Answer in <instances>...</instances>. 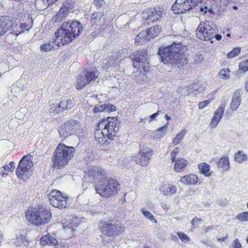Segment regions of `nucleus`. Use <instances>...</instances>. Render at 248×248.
I'll return each instance as SVG.
<instances>
[{"instance_id":"1","label":"nucleus","mask_w":248,"mask_h":248,"mask_svg":"<svg viewBox=\"0 0 248 248\" xmlns=\"http://www.w3.org/2000/svg\"><path fill=\"white\" fill-rule=\"evenodd\" d=\"M183 46L181 43L175 42L167 47L161 46L157 53L159 59L165 64L176 65L178 68L183 66L187 63Z\"/></svg>"},{"instance_id":"2","label":"nucleus","mask_w":248,"mask_h":248,"mask_svg":"<svg viewBox=\"0 0 248 248\" xmlns=\"http://www.w3.org/2000/svg\"><path fill=\"white\" fill-rule=\"evenodd\" d=\"M83 31L82 24L76 20L64 22L56 33L64 44H69L78 38Z\"/></svg>"},{"instance_id":"3","label":"nucleus","mask_w":248,"mask_h":248,"mask_svg":"<svg viewBox=\"0 0 248 248\" xmlns=\"http://www.w3.org/2000/svg\"><path fill=\"white\" fill-rule=\"evenodd\" d=\"M119 123L116 117H108L107 119H102L98 123V129L94 132L95 140L97 138H107L112 140L119 130Z\"/></svg>"},{"instance_id":"4","label":"nucleus","mask_w":248,"mask_h":248,"mask_svg":"<svg viewBox=\"0 0 248 248\" xmlns=\"http://www.w3.org/2000/svg\"><path fill=\"white\" fill-rule=\"evenodd\" d=\"M75 151L74 147L59 143L53 153L52 167L57 169L63 168L73 157Z\"/></svg>"},{"instance_id":"5","label":"nucleus","mask_w":248,"mask_h":248,"mask_svg":"<svg viewBox=\"0 0 248 248\" xmlns=\"http://www.w3.org/2000/svg\"><path fill=\"white\" fill-rule=\"evenodd\" d=\"M26 216L30 222L39 226L47 223L52 217L50 211L40 205L30 207L26 213Z\"/></svg>"},{"instance_id":"6","label":"nucleus","mask_w":248,"mask_h":248,"mask_svg":"<svg viewBox=\"0 0 248 248\" xmlns=\"http://www.w3.org/2000/svg\"><path fill=\"white\" fill-rule=\"evenodd\" d=\"M95 186L96 192L104 197L117 193L120 188V185L116 180L106 177L100 178Z\"/></svg>"},{"instance_id":"7","label":"nucleus","mask_w":248,"mask_h":248,"mask_svg":"<svg viewBox=\"0 0 248 248\" xmlns=\"http://www.w3.org/2000/svg\"><path fill=\"white\" fill-rule=\"evenodd\" d=\"M98 228L103 235L111 238L119 235L124 231V228L111 218L101 220Z\"/></svg>"},{"instance_id":"8","label":"nucleus","mask_w":248,"mask_h":248,"mask_svg":"<svg viewBox=\"0 0 248 248\" xmlns=\"http://www.w3.org/2000/svg\"><path fill=\"white\" fill-rule=\"evenodd\" d=\"M218 31L217 26L215 23L211 21H205L202 24L201 23L196 30V36L200 40L213 43L212 39L214 35Z\"/></svg>"},{"instance_id":"9","label":"nucleus","mask_w":248,"mask_h":248,"mask_svg":"<svg viewBox=\"0 0 248 248\" xmlns=\"http://www.w3.org/2000/svg\"><path fill=\"white\" fill-rule=\"evenodd\" d=\"M129 58L133 62L135 68L140 70L146 72L148 71L149 65L147 60V52L144 49L138 50L133 54L129 55Z\"/></svg>"},{"instance_id":"10","label":"nucleus","mask_w":248,"mask_h":248,"mask_svg":"<svg viewBox=\"0 0 248 248\" xmlns=\"http://www.w3.org/2000/svg\"><path fill=\"white\" fill-rule=\"evenodd\" d=\"M33 165L31 156H23L19 161L16 169V173L17 177L23 180L29 178L31 175V168Z\"/></svg>"},{"instance_id":"11","label":"nucleus","mask_w":248,"mask_h":248,"mask_svg":"<svg viewBox=\"0 0 248 248\" xmlns=\"http://www.w3.org/2000/svg\"><path fill=\"white\" fill-rule=\"evenodd\" d=\"M79 123L76 120H70L58 127V132L61 138L65 139L75 134L80 130Z\"/></svg>"},{"instance_id":"12","label":"nucleus","mask_w":248,"mask_h":248,"mask_svg":"<svg viewBox=\"0 0 248 248\" xmlns=\"http://www.w3.org/2000/svg\"><path fill=\"white\" fill-rule=\"evenodd\" d=\"M201 0H176L171 7L175 14H182L197 6Z\"/></svg>"},{"instance_id":"13","label":"nucleus","mask_w":248,"mask_h":248,"mask_svg":"<svg viewBox=\"0 0 248 248\" xmlns=\"http://www.w3.org/2000/svg\"><path fill=\"white\" fill-rule=\"evenodd\" d=\"M141 147V145H140ZM152 150L147 146L143 145L138 155L132 158L137 164L141 166H147L152 155Z\"/></svg>"},{"instance_id":"14","label":"nucleus","mask_w":248,"mask_h":248,"mask_svg":"<svg viewBox=\"0 0 248 248\" xmlns=\"http://www.w3.org/2000/svg\"><path fill=\"white\" fill-rule=\"evenodd\" d=\"M101 169L97 167L91 166L88 170L85 171L83 177V187L87 188L91 183H93L98 177L99 173L103 175L101 171Z\"/></svg>"},{"instance_id":"15","label":"nucleus","mask_w":248,"mask_h":248,"mask_svg":"<svg viewBox=\"0 0 248 248\" xmlns=\"http://www.w3.org/2000/svg\"><path fill=\"white\" fill-rule=\"evenodd\" d=\"M75 4L73 0H65L58 13L52 18V20L57 22L62 20L70 12L73 10Z\"/></svg>"},{"instance_id":"16","label":"nucleus","mask_w":248,"mask_h":248,"mask_svg":"<svg viewBox=\"0 0 248 248\" xmlns=\"http://www.w3.org/2000/svg\"><path fill=\"white\" fill-rule=\"evenodd\" d=\"M165 14V8L163 6L155 7L150 10V12H144L142 13V17L146 18V20L154 22L160 18H162Z\"/></svg>"},{"instance_id":"17","label":"nucleus","mask_w":248,"mask_h":248,"mask_svg":"<svg viewBox=\"0 0 248 248\" xmlns=\"http://www.w3.org/2000/svg\"><path fill=\"white\" fill-rule=\"evenodd\" d=\"M55 36L54 38L40 46V51L46 52L53 49H57L60 46L65 45L62 41L61 40L60 37L58 36L56 32L55 33Z\"/></svg>"},{"instance_id":"18","label":"nucleus","mask_w":248,"mask_h":248,"mask_svg":"<svg viewBox=\"0 0 248 248\" xmlns=\"http://www.w3.org/2000/svg\"><path fill=\"white\" fill-rule=\"evenodd\" d=\"M12 26V20L10 17H0V36L5 34Z\"/></svg>"},{"instance_id":"19","label":"nucleus","mask_w":248,"mask_h":248,"mask_svg":"<svg viewBox=\"0 0 248 248\" xmlns=\"http://www.w3.org/2000/svg\"><path fill=\"white\" fill-rule=\"evenodd\" d=\"M116 108V107L113 105L106 103L102 104L101 102H99L93 108V112L94 113L104 111L110 112L115 111Z\"/></svg>"},{"instance_id":"20","label":"nucleus","mask_w":248,"mask_h":248,"mask_svg":"<svg viewBox=\"0 0 248 248\" xmlns=\"http://www.w3.org/2000/svg\"><path fill=\"white\" fill-rule=\"evenodd\" d=\"M224 112V108L222 107H218L214 114V116L210 122V127L215 128L221 119Z\"/></svg>"},{"instance_id":"21","label":"nucleus","mask_w":248,"mask_h":248,"mask_svg":"<svg viewBox=\"0 0 248 248\" xmlns=\"http://www.w3.org/2000/svg\"><path fill=\"white\" fill-rule=\"evenodd\" d=\"M50 204L55 208L62 209L68 206L69 203L68 201V198L62 195L56 201L53 200V202Z\"/></svg>"},{"instance_id":"22","label":"nucleus","mask_w":248,"mask_h":248,"mask_svg":"<svg viewBox=\"0 0 248 248\" xmlns=\"http://www.w3.org/2000/svg\"><path fill=\"white\" fill-rule=\"evenodd\" d=\"M59 103L62 111L70 109L76 105V102L74 98L65 99Z\"/></svg>"},{"instance_id":"23","label":"nucleus","mask_w":248,"mask_h":248,"mask_svg":"<svg viewBox=\"0 0 248 248\" xmlns=\"http://www.w3.org/2000/svg\"><path fill=\"white\" fill-rule=\"evenodd\" d=\"M77 80V84L76 85V88L78 90L81 89L90 83L89 79L86 77L83 72L78 76Z\"/></svg>"},{"instance_id":"24","label":"nucleus","mask_w":248,"mask_h":248,"mask_svg":"<svg viewBox=\"0 0 248 248\" xmlns=\"http://www.w3.org/2000/svg\"><path fill=\"white\" fill-rule=\"evenodd\" d=\"M240 97V91L237 90L235 91L232 97V100L231 103V108L232 110H236L239 107L241 101V99Z\"/></svg>"},{"instance_id":"25","label":"nucleus","mask_w":248,"mask_h":248,"mask_svg":"<svg viewBox=\"0 0 248 248\" xmlns=\"http://www.w3.org/2000/svg\"><path fill=\"white\" fill-rule=\"evenodd\" d=\"M197 10L198 12L202 13L203 15H207L209 16L215 14L211 7L207 2H204L200 7L197 8Z\"/></svg>"},{"instance_id":"26","label":"nucleus","mask_w":248,"mask_h":248,"mask_svg":"<svg viewBox=\"0 0 248 248\" xmlns=\"http://www.w3.org/2000/svg\"><path fill=\"white\" fill-rule=\"evenodd\" d=\"M161 27L159 25H156L154 27L148 28L146 31L148 33V39L146 40H151L156 37L160 32Z\"/></svg>"},{"instance_id":"27","label":"nucleus","mask_w":248,"mask_h":248,"mask_svg":"<svg viewBox=\"0 0 248 248\" xmlns=\"http://www.w3.org/2000/svg\"><path fill=\"white\" fill-rule=\"evenodd\" d=\"M205 86L201 83H194L188 87L189 92L195 93L196 94L202 93L205 89Z\"/></svg>"},{"instance_id":"28","label":"nucleus","mask_w":248,"mask_h":248,"mask_svg":"<svg viewBox=\"0 0 248 248\" xmlns=\"http://www.w3.org/2000/svg\"><path fill=\"white\" fill-rule=\"evenodd\" d=\"M198 177L193 174L186 175L181 178V182L186 185L195 184L198 182Z\"/></svg>"},{"instance_id":"29","label":"nucleus","mask_w":248,"mask_h":248,"mask_svg":"<svg viewBox=\"0 0 248 248\" xmlns=\"http://www.w3.org/2000/svg\"><path fill=\"white\" fill-rule=\"evenodd\" d=\"M174 162H175L174 169L177 172L184 170L187 164V161L182 158H178L177 160H175Z\"/></svg>"},{"instance_id":"30","label":"nucleus","mask_w":248,"mask_h":248,"mask_svg":"<svg viewBox=\"0 0 248 248\" xmlns=\"http://www.w3.org/2000/svg\"><path fill=\"white\" fill-rule=\"evenodd\" d=\"M160 191L165 195H171L176 192V187L172 185H169V187L166 188L164 186H161L159 187Z\"/></svg>"},{"instance_id":"31","label":"nucleus","mask_w":248,"mask_h":248,"mask_svg":"<svg viewBox=\"0 0 248 248\" xmlns=\"http://www.w3.org/2000/svg\"><path fill=\"white\" fill-rule=\"evenodd\" d=\"M217 165L218 168H220L223 171H227L230 168V162L228 157H221L218 161L217 162Z\"/></svg>"},{"instance_id":"32","label":"nucleus","mask_w":248,"mask_h":248,"mask_svg":"<svg viewBox=\"0 0 248 248\" xmlns=\"http://www.w3.org/2000/svg\"><path fill=\"white\" fill-rule=\"evenodd\" d=\"M24 231L20 232V234H18L16 236V239L15 243L17 246H21L22 244L26 246L28 244L29 241L26 239V236H24Z\"/></svg>"},{"instance_id":"33","label":"nucleus","mask_w":248,"mask_h":248,"mask_svg":"<svg viewBox=\"0 0 248 248\" xmlns=\"http://www.w3.org/2000/svg\"><path fill=\"white\" fill-rule=\"evenodd\" d=\"M83 72L85 74L86 77L89 79L90 82L95 80L98 75V71L94 68L90 69V70H86Z\"/></svg>"},{"instance_id":"34","label":"nucleus","mask_w":248,"mask_h":248,"mask_svg":"<svg viewBox=\"0 0 248 248\" xmlns=\"http://www.w3.org/2000/svg\"><path fill=\"white\" fill-rule=\"evenodd\" d=\"M61 192L57 190H53L49 193L47 198L49 201L50 204L53 202V200L56 201L59 199L61 196H62Z\"/></svg>"},{"instance_id":"35","label":"nucleus","mask_w":248,"mask_h":248,"mask_svg":"<svg viewBox=\"0 0 248 248\" xmlns=\"http://www.w3.org/2000/svg\"><path fill=\"white\" fill-rule=\"evenodd\" d=\"M198 168L199 169L201 172L205 176H209L210 175V173L209 172L210 170V166L208 164L205 163L200 164L198 165Z\"/></svg>"},{"instance_id":"36","label":"nucleus","mask_w":248,"mask_h":248,"mask_svg":"<svg viewBox=\"0 0 248 248\" xmlns=\"http://www.w3.org/2000/svg\"><path fill=\"white\" fill-rule=\"evenodd\" d=\"M33 24V21L31 18L28 17L26 21L25 22L21 23L20 28L22 30H25L26 31L29 30L31 29Z\"/></svg>"},{"instance_id":"37","label":"nucleus","mask_w":248,"mask_h":248,"mask_svg":"<svg viewBox=\"0 0 248 248\" xmlns=\"http://www.w3.org/2000/svg\"><path fill=\"white\" fill-rule=\"evenodd\" d=\"M235 160L238 163H242L247 160V156L243 151H239L235 155Z\"/></svg>"},{"instance_id":"38","label":"nucleus","mask_w":248,"mask_h":248,"mask_svg":"<svg viewBox=\"0 0 248 248\" xmlns=\"http://www.w3.org/2000/svg\"><path fill=\"white\" fill-rule=\"evenodd\" d=\"M186 134V130L185 129L182 130L181 132L179 133L174 138L173 143L175 144V145H177L180 143Z\"/></svg>"},{"instance_id":"39","label":"nucleus","mask_w":248,"mask_h":248,"mask_svg":"<svg viewBox=\"0 0 248 248\" xmlns=\"http://www.w3.org/2000/svg\"><path fill=\"white\" fill-rule=\"evenodd\" d=\"M104 15V12L101 11L94 13L91 15V18L92 22L95 23L98 21L100 20L101 17Z\"/></svg>"},{"instance_id":"40","label":"nucleus","mask_w":248,"mask_h":248,"mask_svg":"<svg viewBox=\"0 0 248 248\" xmlns=\"http://www.w3.org/2000/svg\"><path fill=\"white\" fill-rule=\"evenodd\" d=\"M141 212L147 219H149L153 223H156V220L150 211L145 210L144 208H142Z\"/></svg>"},{"instance_id":"41","label":"nucleus","mask_w":248,"mask_h":248,"mask_svg":"<svg viewBox=\"0 0 248 248\" xmlns=\"http://www.w3.org/2000/svg\"><path fill=\"white\" fill-rule=\"evenodd\" d=\"M230 70L228 69H222L219 72L218 75L220 78L223 79H227L229 78Z\"/></svg>"},{"instance_id":"42","label":"nucleus","mask_w":248,"mask_h":248,"mask_svg":"<svg viewBox=\"0 0 248 248\" xmlns=\"http://www.w3.org/2000/svg\"><path fill=\"white\" fill-rule=\"evenodd\" d=\"M236 219L241 221H248V211L244 212L237 214L236 216Z\"/></svg>"},{"instance_id":"43","label":"nucleus","mask_w":248,"mask_h":248,"mask_svg":"<svg viewBox=\"0 0 248 248\" xmlns=\"http://www.w3.org/2000/svg\"><path fill=\"white\" fill-rule=\"evenodd\" d=\"M239 70L241 72H246L248 70V60L240 63L239 65Z\"/></svg>"},{"instance_id":"44","label":"nucleus","mask_w":248,"mask_h":248,"mask_svg":"<svg viewBox=\"0 0 248 248\" xmlns=\"http://www.w3.org/2000/svg\"><path fill=\"white\" fill-rule=\"evenodd\" d=\"M18 27L17 24H14L12 22V26L10 27V28L8 31H10V33L13 34H15L16 36L19 35L21 31H18Z\"/></svg>"},{"instance_id":"45","label":"nucleus","mask_w":248,"mask_h":248,"mask_svg":"<svg viewBox=\"0 0 248 248\" xmlns=\"http://www.w3.org/2000/svg\"><path fill=\"white\" fill-rule=\"evenodd\" d=\"M148 34L147 31H141L139 33L136 39L138 40L139 38L143 42L150 41V40H146L148 39Z\"/></svg>"},{"instance_id":"46","label":"nucleus","mask_w":248,"mask_h":248,"mask_svg":"<svg viewBox=\"0 0 248 248\" xmlns=\"http://www.w3.org/2000/svg\"><path fill=\"white\" fill-rule=\"evenodd\" d=\"M241 49L239 47L234 48L231 51H230L227 55L229 58H232L237 56L240 52Z\"/></svg>"},{"instance_id":"47","label":"nucleus","mask_w":248,"mask_h":248,"mask_svg":"<svg viewBox=\"0 0 248 248\" xmlns=\"http://www.w3.org/2000/svg\"><path fill=\"white\" fill-rule=\"evenodd\" d=\"M60 111H62L60 103L58 104H53L51 106L49 109L50 113H58Z\"/></svg>"},{"instance_id":"48","label":"nucleus","mask_w":248,"mask_h":248,"mask_svg":"<svg viewBox=\"0 0 248 248\" xmlns=\"http://www.w3.org/2000/svg\"><path fill=\"white\" fill-rule=\"evenodd\" d=\"M168 124H167L164 126L159 128L157 130V135L159 136L160 137H162L165 135V134L166 133L167 130L168 129Z\"/></svg>"},{"instance_id":"49","label":"nucleus","mask_w":248,"mask_h":248,"mask_svg":"<svg viewBox=\"0 0 248 248\" xmlns=\"http://www.w3.org/2000/svg\"><path fill=\"white\" fill-rule=\"evenodd\" d=\"M177 234L182 242H183L184 243H186V242L189 241V240H190L189 238L188 237V236L186 234H185L182 232H177Z\"/></svg>"},{"instance_id":"50","label":"nucleus","mask_w":248,"mask_h":248,"mask_svg":"<svg viewBox=\"0 0 248 248\" xmlns=\"http://www.w3.org/2000/svg\"><path fill=\"white\" fill-rule=\"evenodd\" d=\"M49 234L43 236L40 239V244L42 245H48L49 246Z\"/></svg>"},{"instance_id":"51","label":"nucleus","mask_w":248,"mask_h":248,"mask_svg":"<svg viewBox=\"0 0 248 248\" xmlns=\"http://www.w3.org/2000/svg\"><path fill=\"white\" fill-rule=\"evenodd\" d=\"M179 151L180 149L178 147H176L173 149V151L171 153V161L172 162H174L175 160H176V157L177 154H178Z\"/></svg>"},{"instance_id":"52","label":"nucleus","mask_w":248,"mask_h":248,"mask_svg":"<svg viewBox=\"0 0 248 248\" xmlns=\"http://www.w3.org/2000/svg\"><path fill=\"white\" fill-rule=\"evenodd\" d=\"M241 247L242 246L239 239L236 238L231 244L230 248H241Z\"/></svg>"},{"instance_id":"53","label":"nucleus","mask_w":248,"mask_h":248,"mask_svg":"<svg viewBox=\"0 0 248 248\" xmlns=\"http://www.w3.org/2000/svg\"><path fill=\"white\" fill-rule=\"evenodd\" d=\"M212 99H207L200 102L198 104L199 108H203L211 102Z\"/></svg>"},{"instance_id":"54","label":"nucleus","mask_w":248,"mask_h":248,"mask_svg":"<svg viewBox=\"0 0 248 248\" xmlns=\"http://www.w3.org/2000/svg\"><path fill=\"white\" fill-rule=\"evenodd\" d=\"M94 4L96 7L101 8L105 6V2L104 0H95Z\"/></svg>"},{"instance_id":"55","label":"nucleus","mask_w":248,"mask_h":248,"mask_svg":"<svg viewBox=\"0 0 248 248\" xmlns=\"http://www.w3.org/2000/svg\"><path fill=\"white\" fill-rule=\"evenodd\" d=\"M202 219L201 218L194 217L191 221L193 227L196 228L198 227L199 222L202 221Z\"/></svg>"},{"instance_id":"56","label":"nucleus","mask_w":248,"mask_h":248,"mask_svg":"<svg viewBox=\"0 0 248 248\" xmlns=\"http://www.w3.org/2000/svg\"><path fill=\"white\" fill-rule=\"evenodd\" d=\"M49 246H55L58 244L57 240L53 236L49 235Z\"/></svg>"},{"instance_id":"57","label":"nucleus","mask_w":248,"mask_h":248,"mask_svg":"<svg viewBox=\"0 0 248 248\" xmlns=\"http://www.w3.org/2000/svg\"><path fill=\"white\" fill-rule=\"evenodd\" d=\"M107 138L99 137L97 139L95 140L99 144L104 145L107 141Z\"/></svg>"},{"instance_id":"58","label":"nucleus","mask_w":248,"mask_h":248,"mask_svg":"<svg viewBox=\"0 0 248 248\" xmlns=\"http://www.w3.org/2000/svg\"><path fill=\"white\" fill-rule=\"evenodd\" d=\"M58 0H43V1L44 3L47 4V6H48L57 1Z\"/></svg>"},{"instance_id":"59","label":"nucleus","mask_w":248,"mask_h":248,"mask_svg":"<svg viewBox=\"0 0 248 248\" xmlns=\"http://www.w3.org/2000/svg\"><path fill=\"white\" fill-rule=\"evenodd\" d=\"M159 110H158L156 112L150 116V122L152 121V120H154L159 114Z\"/></svg>"},{"instance_id":"60","label":"nucleus","mask_w":248,"mask_h":248,"mask_svg":"<svg viewBox=\"0 0 248 248\" xmlns=\"http://www.w3.org/2000/svg\"><path fill=\"white\" fill-rule=\"evenodd\" d=\"M9 166L12 171L15 168V163L13 161H10L9 164Z\"/></svg>"},{"instance_id":"61","label":"nucleus","mask_w":248,"mask_h":248,"mask_svg":"<svg viewBox=\"0 0 248 248\" xmlns=\"http://www.w3.org/2000/svg\"><path fill=\"white\" fill-rule=\"evenodd\" d=\"M198 58H199V59L197 60V58L195 59V60L194 61V62L195 63H197L199 62V60H203V56L202 55V54H200L199 56H198Z\"/></svg>"},{"instance_id":"62","label":"nucleus","mask_w":248,"mask_h":248,"mask_svg":"<svg viewBox=\"0 0 248 248\" xmlns=\"http://www.w3.org/2000/svg\"><path fill=\"white\" fill-rule=\"evenodd\" d=\"M214 38H215L217 41H219L221 39L222 37L221 35L219 34H217V33L214 35Z\"/></svg>"},{"instance_id":"63","label":"nucleus","mask_w":248,"mask_h":248,"mask_svg":"<svg viewBox=\"0 0 248 248\" xmlns=\"http://www.w3.org/2000/svg\"><path fill=\"white\" fill-rule=\"evenodd\" d=\"M3 168L4 170H5V171H12L10 169L9 166L8 165H5L3 166Z\"/></svg>"},{"instance_id":"64","label":"nucleus","mask_w":248,"mask_h":248,"mask_svg":"<svg viewBox=\"0 0 248 248\" xmlns=\"http://www.w3.org/2000/svg\"><path fill=\"white\" fill-rule=\"evenodd\" d=\"M227 237H228V236L226 235L225 237L220 238H217V240L220 242H224L227 239Z\"/></svg>"}]
</instances>
